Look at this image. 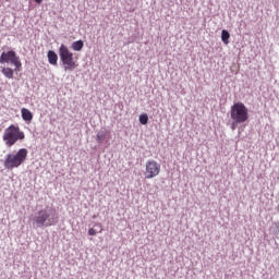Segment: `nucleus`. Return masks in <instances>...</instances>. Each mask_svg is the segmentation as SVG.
Returning <instances> with one entry per match:
<instances>
[{
    "label": "nucleus",
    "instance_id": "obj_1",
    "mask_svg": "<svg viewBox=\"0 0 279 279\" xmlns=\"http://www.w3.org/2000/svg\"><path fill=\"white\" fill-rule=\"evenodd\" d=\"M33 226L36 228H51L58 223V216L56 209L45 208L36 211L32 218Z\"/></svg>",
    "mask_w": 279,
    "mask_h": 279
},
{
    "label": "nucleus",
    "instance_id": "obj_2",
    "mask_svg": "<svg viewBox=\"0 0 279 279\" xmlns=\"http://www.w3.org/2000/svg\"><path fill=\"white\" fill-rule=\"evenodd\" d=\"M2 141L7 147H14L17 141H25V133L14 124H11L4 130Z\"/></svg>",
    "mask_w": 279,
    "mask_h": 279
},
{
    "label": "nucleus",
    "instance_id": "obj_3",
    "mask_svg": "<svg viewBox=\"0 0 279 279\" xmlns=\"http://www.w3.org/2000/svg\"><path fill=\"white\" fill-rule=\"evenodd\" d=\"M27 148H21L15 155L9 154L5 156L4 159V168L12 170V169H19L25 160H27Z\"/></svg>",
    "mask_w": 279,
    "mask_h": 279
},
{
    "label": "nucleus",
    "instance_id": "obj_4",
    "mask_svg": "<svg viewBox=\"0 0 279 279\" xmlns=\"http://www.w3.org/2000/svg\"><path fill=\"white\" fill-rule=\"evenodd\" d=\"M230 117L235 123H245L250 119V110H247V107L243 102H235L231 107Z\"/></svg>",
    "mask_w": 279,
    "mask_h": 279
},
{
    "label": "nucleus",
    "instance_id": "obj_5",
    "mask_svg": "<svg viewBox=\"0 0 279 279\" xmlns=\"http://www.w3.org/2000/svg\"><path fill=\"white\" fill-rule=\"evenodd\" d=\"M59 58L63 64L64 71H73L77 66L73 60V52H70L69 47L64 44L59 48Z\"/></svg>",
    "mask_w": 279,
    "mask_h": 279
},
{
    "label": "nucleus",
    "instance_id": "obj_6",
    "mask_svg": "<svg viewBox=\"0 0 279 279\" xmlns=\"http://www.w3.org/2000/svg\"><path fill=\"white\" fill-rule=\"evenodd\" d=\"M14 64L15 66V71L16 69H21L22 63H21V59L16 56V52L14 50H10L8 52H2L0 56V64Z\"/></svg>",
    "mask_w": 279,
    "mask_h": 279
},
{
    "label": "nucleus",
    "instance_id": "obj_7",
    "mask_svg": "<svg viewBox=\"0 0 279 279\" xmlns=\"http://www.w3.org/2000/svg\"><path fill=\"white\" fill-rule=\"evenodd\" d=\"M159 174H160V163H158L156 160H148L146 162L145 178L147 180H151L153 178H156Z\"/></svg>",
    "mask_w": 279,
    "mask_h": 279
},
{
    "label": "nucleus",
    "instance_id": "obj_8",
    "mask_svg": "<svg viewBox=\"0 0 279 279\" xmlns=\"http://www.w3.org/2000/svg\"><path fill=\"white\" fill-rule=\"evenodd\" d=\"M47 58H48L49 64H52V66H56V64H58V53H56V51L49 50Z\"/></svg>",
    "mask_w": 279,
    "mask_h": 279
},
{
    "label": "nucleus",
    "instance_id": "obj_9",
    "mask_svg": "<svg viewBox=\"0 0 279 279\" xmlns=\"http://www.w3.org/2000/svg\"><path fill=\"white\" fill-rule=\"evenodd\" d=\"M21 112L23 121H26L28 123L32 122V119H34V114L32 113V111H29V109L22 108Z\"/></svg>",
    "mask_w": 279,
    "mask_h": 279
},
{
    "label": "nucleus",
    "instance_id": "obj_10",
    "mask_svg": "<svg viewBox=\"0 0 279 279\" xmlns=\"http://www.w3.org/2000/svg\"><path fill=\"white\" fill-rule=\"evenodd\" d=\"M221 40L223 45H230V32L227 29L221 31Z\"/></svg>",
    "mask_w": 279,
    "mask_h": 279
},
{
    "label": "nucleus",
    "instance_id": "obj_11",
    "mask_svg": "<svg viewBox=\"0 0 279 279\" xmlns=\"http://www.w3.org/2000/svg\"><path fill=\"white\" fill-rule=\"evenodd\" d=\"M2 74L8 80H13L14 78V70H12L11 68H3L2 69Z\"/></svg>",
    "mask_w": 279,
    "mask_h": 279
},
{
    "label": "nucleus",
    "instance_id": "obj_12",
    "mask_svg": "<svg viewBox=\"0 0 279 279\" xmlns=\"http://www.w3.org/2000/svg\"><path fill=\"white\" fill-rule=\"evenodd\" d=\"M73 51H82L84 49V41L82 39L72 43Z\"/></svg>",
    "mask_w": 279,
    "mask_h": 279
},
{
    "label": "nucleus",
    "instance_id": "obj_13",
    "mask_svg": "<svg viewBox=\"0 0 279 279\" xmlns=\"http://www.w3.org/2000/svg\"><path fill=\"white\" fill-rule=\"evenodd\" d=\"M107 136L108 134L106 133V131H99L96 135L97 143H104Z\"/></svg>",
    "mask_w": 279,
    "mask_h": 279
},
{
    "label": "nucleus",
    "instance_id": "obj_14",
    "mask_svg": "<svg viewBox=\"0 0 279 279\" xmlns=\"http://www.w3.org/2000/svg\"><path fill=\"white\" fill-rule=\"evenodd\" d=\"M140 123L142 125H147V123H149V116H147V113H143L140 116Z\"/></svg>",
    "mask_w": 279,
    "mask_h": 279
},
{
    "label": "nucleus",
    "instance_id": "obj_15",
    "mask_svg": "<svg viewBox=\"0 0 279 279\" xmlns=\"http://www.w3.org/2000/svg\"><path fill=\"white\" fill-rule=\"evenodd\" d=\"M274 226V235L279 239V222H275Z\"/></svg>",
    "mask_w": 279,
    "mask_h": 279
},
{
    "label": "nucleus",
    "instance_id": "obj_16",
    "mask_svg": "<svg viewBox=\"0 0 279 279\" xmlns=\"http://www.w3.org/2000/svg\"><path fill=\"white\" fill-rule=\"evenodd\" d=\"M241 123V122H236V120H233V122L231 123V130L235 131L236 130V125Z\"/></svg>",
    "mask_w": 279,
    "mask_h": 279
},
{
    "label": "nucleus",
    "instance_id": "obj_17",
    "mask_svg": "<svg viewBox=\"0 0 279 279\" xmlns=\"http://www.w3.org/2000/svg\"><path fill=\"white\" fill-rule=\"evenodd\" d=\"M88 234L89 236H95V234H97V231L94 228H92L88 230Z\"/></svg>",
    "mask_w": 279,
    "mask_h": 279
},
{
    "label": "nucleus",
    "instance_id": "obj_18",
    "mask_svg": "<svg viewBox=\"0 0 279 279\" xmlns=\"http://www.w3.org/2000/svg\"><path fill=\"white\" fill-rule=\"evenodd\" d=\"M34 1H35V3L40 4V3H43L44 0H34Z\"/></svg>",
    "mask_w": 279,
    "mask_h": 279
}]
</instances>
